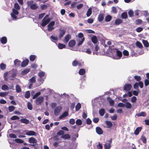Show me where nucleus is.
<instances>
[{
  "instance_id": "c03bdc74",
  "label": "nucleus",
  "mask_w": 149,
  "mask_h": 149,
  "mask_svg": "<svg viewBox=\"0 0 149 149\" xmlns=\"http://www.w3.org/2000/svg\"><path fill=\"white\" fill-rule=\"evenodd\" d=\"M30 96V93L29 91H27L25 94V97L26 98H29Z\"/></svg>"
},
{
  "instance_id": "f257e3e1",
  "label": "nucleus",
  "mask_w": 149,
  "mask_h": 149,
  "mask_svg": "<svg viewBox=\"0 0 149 149\" xmlns=\"http://www.w3.org/2000/svg\"><path fill=\"white\" fill-rule=\"evenodd\" d=\"M33 1H28L27 2V4L29 7L32 10H35L38 8V6L36 3H33Z\"/></svg>"
},
{
  "instance_id": "9b49d317",
  "label": "nucleus",
  "mask_w": 149,
  "mask_h": 149,
  "mask_svg": "<svg viewBox=\"0 0 149 149\" xmlns=\"http://www.w3.org/2000/svg\"><path fill=\"white\" fill-rule=\"evenodd\" d=\"M71 38V36L70 35L68 34L66 35L65 37L63 40L64 42L65 43H67Z\"/></svg>"
},
{
  "instance_id": "473e14b6",
  "label": "nucleus",
  "mask_w": 149,
  "mask_h": 149,
  "mask_svg": "<svg viewBox=\"0 0 149 149\" xmlns=\"http://www.w3.org/2000/svg\"><path fill=\"white\" fill-rule=\"evenodd\" d=\"M58 47L59 49H62L63 48H65V45L63 44L59 43L58 44Z\"/></svg>"
},
{
  "instance_id": "58836bf2",
  "label": "nucleus",
  "mask_w": 149,
  "mask_h": 149,
  "mask_svg": "<svg viewBox=\"0 0 149 149\" xmlns=\"http://www.w3.org/2000/svg\"><path fill=\"white\" fill-rule=\"evenodd\" d=\"M136 45L138 47L140 48H141L143 47V45L141 43L138 41H136Z\"/></svg>"
},
{
  "instance_id": "0e129e2a",
  "label": "nucleus",
  "mask_w": 149,
  "mask_h": 149,
  "mask_svg": "<svg viewBox=\"0 0 149 149\" xmlns=\"http://www.w3.org/2000/svg\"><path fill=\"white\" fill-rule=\"evenodd\" d=\"M137 100L136 97L134 96L132 97L131 98V102L133 103H135L136 101Z\"/></svg>"
},
{
  "instance_id": "4d7b16f0",
  "label": "nucleus",
  "mask_w": 149,
  "mask_h": 149,
  "mask_svg": "<svg viewBox=\"0 0 149 149\" xmlns=\"http://www.w3.org/2000/svg\"><path fill=\"white\" fill-rule=\"evenodd\" d=\"M15 109V107L13 106H10L8 107L9 111L10 112L13 111Z\"/></svg>"
},
{
  "instance_id": "79ce46f5",
  "label": "nucleus",
  "mask_w": 149,
  "mask_h": 149,
  "mask_svg": "<svg viewBox=\"0 0 149 149\" xmlns=\"http://www.w3.org/2000/svg\"><path fill=\"white\" fill-rule=\"evenodd\" d=\"M92 14V10L91 8H89L87 11L86 15L87 17L90 16Z\"/></svg>"
},
{
  "instance_id": "aec40b11",
  "label": "nucleus",
  "mask_w": 149,
  "mask_h": 149,
  "mask_svg": "<svg viewBox=\"0 0 149 149\" xmlns=\"http://www.w3.org/2000/svg\"><path fill=\"white\" fill-rule=\"evenodd\" d=\"M1 42L3 44H5L7 42V38L5 36L2 37L1 38Z\"/></svg>"
},
{
  "instance_id": "6e6552de",
  "label": "nucleus",
  "mask_w": 149,
  "mask_h": 149,
  "mask_svg": "<svg viewBox=\"0 0 149 149\" xmlns=\"http://www.w3.org/2000/svg\"><path fill=\"white\" fill-rule=\"evenodd\" d=\"M76 41L73 40H71L68 43V46L70 47H73L76 44Z\"/></svg>"
},
{
  "instance_id": "c9c22d12",
  "label": "nucleus",
  "mask_w": 149,
  "mask_h": 149,
  "mask_svg": "<svg viewBox=\"0 0 149 149\" xmlns=\"http://www.w3.org/2000/svg\"><path fill=\"white\" fill-rule=\"evenodd\" d=\"M134 79L137 81H140L141 79V77L140 76L135 75L134 77Z\"/></svg>"
},
{
  "instance_id": "a878e982",
  "label": "nucleus",
  "mask_w": 149,
  "mask_h": 149,
  "mask_svg": "<svg viewBox=\"0 0 149 149\" xmlns=\"http://www.w3.org/2000/svg\"><path fill=\"white\" fill-rule=\"evenodd\" d=\"M123 20L121 19H116L115 21V24L116 25H119L121 24L123 22Z\"/></svg>"
},
{
  "instance_id": "bf43d9fd",
  "label": "nucleus",
  "mask_w": 149,
  "mask_h": 149,
  "mask_svg": "<svg viewBox=\"0 0 149 149\" xmlns=\"http://www.w3.org/2000/svg\"><path fill=\"white\" fill-rule=\"evenodd\" d=\"M8 94L6 92H1L0 93V96L1 97H4L6 96Z\"/></svg>"
},
{
  "instance_id": "0eeeda50",
  "label": "nucleus",
  "mask_w": 149,
  "mask_h": 149,
  "mask_svg": "<svg viewBox=\"0 0 149 149\" xmlns=\"http://www.w3.org/2000/svg\"><path fill=\"white\" fill-rule=\"evenodd\" d=\"M26 134L28 136H36V132L34 131L31 130L27 131Z\"/></svg>"
},
{
  "instance_id": "338daca9",
  "label": "nucleus",
  "mask_w": 149,
  "mask_h": 149,
  "mask_svg": "<svg viewBox=\"0 0 149 149\" xmlns=\"http://www.w3.org/2000/svg\"><path fill=\"white\" fill-rule=\"evenodd\" d=\"M14 7L17 10H19L20 8V7L17 3H15L14 5Z\"/></svg>"
},
{
  "instance_id": "ea45409f",
  "label": "nucleus",
  "mask_w": 149,
  "mask_h": 149,
  "mask_svg": "<svg viewBox=\"0 0 149 149\" xmlns=\"http://www.w3.org/2000/svg\"><path fill=\"white\" fill-rule=\"evenodd\" d=\"M141 139L142 142L144 143H146L147 142V140L145 137L144 135H142L141 137Z\"/></svg>"
},
{
  "instance_id": "e2e57ef3",
  "label": "nucleus",
  "mask_w": 149,
  "mask_h": 149,
  "mask_svg": "<svg viewBox=\"0 0 149 149\" xmlns=\"http://www.w3.org/2000/svg\"><path fill=\"white\" fill-rule=\"evenodd\" d=\"M55 22L54 21H51L48 25L47 27L53 26L55 24Z\"/></svg>"
},
{
  "instance_id": "6e6d98bb",
  "label": "nucleus",
  "mask_w": 149,
  "mask_h": 149,
  "mask_svg": "<svg viewBox=\"0 0 149 149\" xmlns=\"http://www.w3.org/2000/svg\"><path fill=\"white\" fill-rule=\"evenodd\" d=\"M134 88L136 89L139 90L138 89L139 88V84L138 83L136 82L135 83L134 85L133 86Z\"/></svg>"
},
{
  "instance_id": "c756f323",
  "label": "nucleus",
  "mask_w": 149,
  "mask_h": 149,
  "mask_svg": "<svg viewBox=\"0 0 149 149\" xmlns=\"http://www.w3.org/2000/svg\"><path fill=\"white\" fill-rule=\"evenodd\" d=\"M105 110L104 109H101L99 110L100 114L101 116H103L105 113Z\"/></svg>"
},
{
  "instance_id": "4c0bfd02",
  "label": "nucleus",
  "mask_w": 149,
  "mask_h": 149,
  "mask_svg": "<svg viewBox=\"0 0 149 149\" xmlns=\"http://www.w3.org/2000/svg\"><path fill=\"white\" fill-rule=\"evenodd\" d=\"M81 105L80 103H78L75 106V110L76 111H78L81 108Z\"/></svg>"
},
{
  "instance_id": "7ed1b4c3",
  "label": "nucleus",
  "mask_w": 149,
  "mask_h": 149,
  "mask_svg": "<svg viewBox=\"0 0 149 149\" xmlns=\"http://www.w3.org/2000/svg\"><path fill=\"white\" fill-rule=\"evenodd\" d=\"M44 98L42 96H40L38 97L36 100V103L37 105L41 104L43 102Z\"/></svg>"
},
{
  "instance_id": "a211bd4d",
  "label": "nucleus",
  "mask_w": 149,
  "mask_h": 149,
  "mask_svg": "<svg viewBox=\"0 0 149 149\" xmlns=\"http://www.w3.org/2000/svg\"><path fill=\"white\" fill-rule=\"evenodd\" d=\"M107 100L109 102L110 106H113L114 105V101L113 100H112L110 97H107Z\"/></svg>"
},
{
  "instance_id": "8fccbe9b",
  "label": "nucleus",
  "mask_w": 149,
  "mask_h": 149,
  "mask_svg": "<svg viewBox=\"0 0 149 149\" xmlns=\"http://www.w3.org/2000/svg\"><path fill=\"white\" fill-rule=\"evenodd\" d=\"M36 77L35 76L32 77L30 79V82L32 83H34L36 81Z\"/></svg>"
},
{
  "instance_id": "864d4df0",
  "label": "nucleus",
  "mask_w": 149,
  "mask_h": 149,
  "mask_svg": "<svg viewBox=\"0 0 149 149\" xmlns=\"http://www.w3.org/2000/svg\"><path fill=\"white\" fill-rule=\"evenodd\" d=\"M41 94V93L40 92H38L37 93H36L33 96L32 98L33 99H36V97H37L38 96L40 95Z\"/></svg>"
},
{
  "instance_id": "dca6fc26",
  "label": "nucleus",
  "mask_w": 149,
  "mask_h": 149,
  "mask_svg": "<svg viewBox=\"0 0 149 149\" xmlns=\"http://www.w3.org/2000/svg\"><path fill=\"white\" fill-rule=\"evenodd\" d=\"M137 116L138 117L143 116V117H146V112L144 111L141 112L139 113H137L136 114V116Z\"/></svg>"
},
{
  "instance_id": "4468645a",
  "label": "nucleus",
  "mask_w": 149,
  "mask_h": 149,
  "mask_svg": "<svg viewBox=\"0 0 149 149\" xmlns=\"http://www.w3.org/2000/svg\"><path fill=\"white\" fill-rule=\"evenodd\" d=\"M92 42L94 44H96L97 42V37L95 36H93L91 38Z\"/></svg>"
},
{
  "instance_id": "a18cd8bd",
  "label": "nucleus",
  "mask_w": 149,
  "mask_h": 149,
  "mask_svg": "<svg viewBox=\"0 0 149 149\" xmlns=\"http://www.w3.org/2000/svg\"><path fill=\"white\" fill-rule=\"evenodd\" d=\"M11 120H13L19 119V117L17 116H13L10 118Z\"/></svg>"
},
{
  "instance_id": "c85d7f7f",
  "label": "nucleus",
  "mask_w": 149,
  "mask_h": 149,
  "mask_svg": "<svg viewBox=\"0 0 149 149\" xmlns=\"http://www.w3.org/2000/svg\"><path fill=\"white\" fill-rule=\"evenodd\" d=\"M142 42L145 47H149V43L147 40H143Z\"/></svg>"
},
{
  "instance_id": "de8ad7c7",
  "label": "nucleus",
  "mask_w": 149,
  "mask_h": 149,
  "mask_svg": "<svg viewBox=\"0 0 149 149\" xmlns=\"http://www.w3.org/2000/svg\"><path fill=\"white\" fill-rule=\"evenodd\" d=\"M105 149H110L111 145L110 143H106L104 145Z\"/></svg>"
},
{
  "instance_id": "9d476101",
  "label": "nucleus",
  "mask_w": 149,
  "mask_h": 149,
  "mask_svg": "<svg viewBox=\"0 0 149 149\" xmlns=\"http://www.w3.org/2000/svg\"><path fill=\"white\" fill-rule=\"evenodd\" d=\"M29 63V60L28 59H26L23 60L21 63V66L24 67L27 66Z\"/></svg>"
},
{
  "instance_id": "09e8293b",
  "label": "nucleus",
  "mask_w": 149,
  "mask_h": 149,
  "mask_svg": "<svg viewBox=\"0 0 149 149\" xmlns=\"http://www.w3.org/2000/svg\"><path fill=\"white\" fill-rule=\"evenodd\" d=\"M27 107L28 109L30 110H31L32 109V105L29 102L27 103Z\"/></svg>"
},
{
  "instance_id": "69168bd1",
  "label": "nucleus",
  "mask_w": 149,
  "mask_h": 149,
  "mask_svg": "<svg viewBox=\"0 0 149 149\" xmlns=\"http://www.w3.org/2000/svg\"><path fill=\"white\" fill-rule=\"evenodd\" d=\"M144 84L145 86H147L149 84V80L145 79L144 80Z\"/></svg>"
},
{
  "instance_id": "13d9d810",
  "label": "nucleus",
  "mask_w": 149,
  "mask_h": 149,
  "mask_svg": "<svg viewBox=\"0 0 149 149\" xmlns=\"http://www.w3.org/2000/svg\"><path fill=\"white\" fill-rule=\"evenodd\" d=\"M78 61L76 60H74L72 62V65L74 66H76L78 65Z\"/></svg>"
},
{
  "instance_id": "f8f14e48",
  "label": "nucleus",
  "mask_w": 149,
  "mask_h": 149,
  "mask_svg": "<svg viewBox=\"0 0 149 149\" xmlns=\"http://www.w3.org/2000/svg\"><path fill=\"white\" fill-rule=\"evenodd\" d=\"M104 19V15L103 14L100 13L98 15V20L99 22H102Z\"/></svg>"
},
{
  "instance_id": "b1692460",
  "label": "nucleus",
  "mask_w": 149,
  "mask_h": 149,
  "mask_svg": "<svg viewBox=\"0 0 149 149\" xmlns=\"http://www.w3.org/2000/svg\"><path fill=\"white\" fill-rule=\"evenodd\" d=\"M106 124L107 126V128H110L113 126V124L110 121H106Z\"/></svg>"
},
{
  "instance_id": "5701e85b",
  "label": "nucleus",
  "mask_w": 149,
  "mask_h": 149,
  "mask_svg": "<svg viewBox=\"0 0 149 149\" xmlns=\"http://www.w3.org/2000/svg\"><path fill=\"white\" fill-rule=\"evenodd\" d=\"M112 19V16L110 15H108L105 17V20L106 22H109Z\"/></svg>"
},
{
  "instance_id": "423d86ee",
  "label": "nucleus",
  "mask_w": 149,
  "mask_h": 149,
  "mask_svg": "<svg viewBox=\"0 0 149 149\" xmlns=\"http://www.w3.org/2000/svg\"><path fill=\"white\" fill-rule=\"evenodd\" d=\"M62 108L61 107H56L54 110V113L56 116L58 115L60 113Z\"/></svg>"
},
{
  "instance_id": "680f3d73",
  "label": "nucleus",
  "mask_w": 149,
  "mask_h": 149,
  "mask_svg": "<svg viewBox=\"0 0 149 149\" xmlns=\"http://www.w3.org/2000/svg\"><path fill=\"white\" fill-rule=\"evenodd\" d=\"M69 122L70 124L73 125L75 123V120L73 118L71 119L70 120Z\"/></svg>"
},
{
  "instance_id": "f3484780",
  "label": "nucleus",
  "mask_w": 149,
  "mask_h": 149,
  "mask_svg": "<svg viewBox=\"0 0 149 149\" xmlns=\"http://www.w3.org/2000/svg\"><path fill=\"white\" fill-rule=\"evenodd\" d=\"M66 32V31L65 30L61 29L60 30V34L59 36V37L61 38L62 37L63 35L65 34Z\"/></svg>"
},
{
  "instance_id": "39448f33",
  "label": "nucleus",
  "mask_w": 149,
  "mask_h": 149,
  "mask_svg": "<svg viewBox=\"0 0 149 149\" xmlns=\"http://www.w3.org/2000/svg\"><path fill=\"white\" fill-rule=\"evenodd\" d=\"M132 86L130 84H125L124 86V89L126 91H129L131 90Z\"/></svg>"
},
{
  "instance_id": "774afa93",
  "label": "nucleus",
  "mask_w": 149,
  "mask_h": 149,
  "mask_svg": "<svg viewBox=\"0 0 149 149\" xmlns=\"http://www.w3.org/2000/svg\"><path fill=\"white\" fill-rule=\"evenodd\" d=\"M123 54L125 56H128L129 55L128 52L126 50H124L123 52Z\"/></svg>"
},
{
  "instance_id": "052dcab7",
  "label": "nucleus",
  "mask_w": 149,
  "mask_h": 149,
  "mask_svg": "<svg viewBox=\"0 0 149 149\" xmlns=\"http://www.w3.org/2000/svg\"><path fill=\"white\" fill-rule=\"evenodd\" d=\"M128 14L130 17H132L133 16L134 12L133 11L130 10L128 12Z\"/></svg>"
},
{
  "instance_id": "37998d69",
  "label": "nucleus",
  "mask_w": 149,
  "mask_h": 149,
  "mask_svg": "<svg viewBox=\"0 0 149 149\" xmlns=\"http://www.w3.org/2000/svg\"><path fill=\"white\" fill-rule=\"evenodd\" d=\"M1 89L4 91L8 90L9 89L8 86L5 84L3 85L1 87Z\"/></svg>"
},
{
  "instance_id": "ddd939ff",
  "label": "nucleus",
  "mask_w": 149,
  "mask_h": 149,
  "mask_svg": "<svg viewBox=\"0 0 149 149\" xmlns=\"http://www.w3.org/2000/svg\"><path fill=\"white\" fill-rule=\"evenodd\" d=\"M142 128L141 127H137L134 132V134L136 135H138L139 132L141 131Z\"/></svg>"
},
{
  "instance_id": "e433bc0d",
  "label": "nucleus",
  "mask_w": 149,
  "mask_h": 149,
  "mask_svg": "<svg viewBox=\"0 0 149 149\" xmlns=\"http://www.w3.org/2000/svg\"><path fill=\"white\" fill-rule=\"evenodd\" d=\"M116 51V54L120 58H121L122 56V52L118 50L117 49Z\"/></svg>"
},
{
  "instance_id": "5fc2aeb1",
  "label": "nucleus",
  "mask_w": 149,
  "mask_h": 149,
  "mask_svg": "<svg viewBox=\"0 0 149 149\" xmlns=\"http://www.w3.org/2000/svg\"><path fill=\"white\" fill-rule=\"evenodd\" d=\"M76 123L78 125H81L82 124V121L80 119H77L76 121Z\"/></svg>"
},
{
  "instance_id": "6ab92c4d",
  "label": "nucleus",
  "mask_w": 149,
  "mask_h": 149,
  "mask_svg": "<svg viewBox=\"0 0 149 149\" xmlns=\"http://www.w3.org/2000/svg\"><path fill=\"white\" fill-rule=\"evenodd\" d=\"M61 137L65 140L70 139V136L68 134H64L63 135H62Z\"/></svg>"
},
{
  "instance_id": "72a5a7b5",
  "label": "nucleus",
  "mask_w": 149,
  "mask_h": 149,
  "mask_svg": "<svg viewBox=\"0 0 149 149\" xmlns=\"http://www.w3.org/2000/svg\"><path fill=\"white\" fill-rule=\"evenodd\" d=\"M125 107L127 109H130L132 107V105L130 103L128 102H127L125 103Z\"/></svg>"
},
{
  "instance_id": "f704fd0d",
  "label": "nucleus",
  "mask_w": 149,
  "mask_h": 149,
  "mask_svg": "<svg viewBox=\"0 0 149 149\" xmlns=\"http://www.w3.org/2000/svg\"><path fill=\"white\" fill-rule=\"evenodd\" d=\"M21 62V61L17 59L15 60L14 62L15 65L17 66H20Z\"/></svg>"
},
{
  "instance_id": "3c124183",
  "label": "nucleus",
  "mask_w": 149,
  "mask_h": 149,
  "mask_svg": "<svg viewBox=\"0 0 149 149\" xmlns=\"http://www.w3.org/2000/svg\"><path fill=\"white\" fill-rule=\"evenodd\" d=\"M64 134V132L63 130H59L57 134L58 136L63 135Z\"/></svg>"
},
{
  "instance_id": "f03ea898",
  "label": "nucleus",
  "mask_w": 149,
  "mask_h": 149,
  "mask_svg": "<svg viewBox=\"0 0 149 149\" xmlns=\"http://www.w3.org/2000/svg\"><path fill=\"white\" fill-rule=\"evenodd\" d=\"M48 17V15H46L43 18L42 20V23L41 25L42 26H45L46 25L50 22V19L49 18H47Z\"/></svg>"
},
{
  "instance_id": "1a4fd4ad",
  "label": "nucleus",
  "mask_w": 149,
  "mask_h": 149,
  "mask_svg": "<svg viewBox=\"0 0 149 149\" xmlns=\"http://www.w3.org/2000/svg\"><path fill=\"white\" fill-rule=\"evenodd\" d=\"M96 131L97 133L99 135H101L103 134V131L100 127H97L96 128Z\"/></svg>"
},
{
  "instance_id": "bb28decb",
  "label": "nucleus",
  "mask_w": 149,
  "mask_h": 149,
  "mask_svg": "<svg viewBox=\"0 0 149 149\" xmlns=\"http://www.w3.org/2000/svg\"><path fill=\"white\" fill-rule=\"evenodd\" d=\"M15 88L16 91L17 93H19L21 91V88L19 85H17L16 86Z\"/></svg>"
},
{
  "instance_id": "2eb2a0df",
  "label": "nucleus",
  "mask_w": 149,
  "mask_h": 149,
  "mask_svg": "<svg viewBox=\"0 0 149 149\" xmlns=\"http://www.w3.org/2000/svg\"><path fill=\"white\" fill-rule=\"evenodd\" d=\"M21 122L23 123L28 124L29 123V121L26 118H21L20 120Z\"/></svg>"
},
{
  "instance_id": "7c9ffc66",
  "label": "nucleus",
  "mask_w": 149,
  "mask_h": 149,
  "mask_svg": "<svg viewBox=\"0 0 149 149\" xmlns=\"http://www.w3.org/2000/svg\"><path fill=\"white\" fill-rule=\"evenodd\" d=\"M86 72L85 70L84 69H80L79 71V73L80 75H82Z\"/></svg>"
},
{
  "instance_id": "a19ab883",
  "label": "nucleus",
  "mask_w": 149,
  "mask_h": 149,
  "mask_svg": "<svg viewBox=\"0 0 149 149\" xmlns=\"http://www.w3.org/2000/svg\"><path fill=\"white\" fill-rule=\"evenodd\" d=\"M36 56L35 55H31L29 57L30 60L31 61H33L36 59Z\"/></svg>"
},
{
  "instance_id": "603ef678",
  "label": "nucleus",
  "mask_w": 149,
  "mask_h": 149,
  "mask_svg": "<svg viewBox=\"0 0 149 149\" xmlns=\"http://www.w3.org/2000/svg\"><path fill=\"white\" fill-rule=\"evenodd\" d=\"M143 22V21L141 19H138L136 20V24L137 25H139L141 24Z\"/></svg>"
},
{
  "instance_id": "49530a36",
  "label": "nucleus",
  "mask_w": 149,
  "mask_h": 149,
  "mask_svg": "<svg viewBox=\"0 0 149 149\" xmlns=\"http://www.w3.org/2000/svg\"><path fill=\"white\" fill-rule=\"evenodd\" d=\"M15 142L18 143H22L24 141L19 139H16L15 140Z\"/></svg>"
},
{
  "instance_id": "412c9836",
  "label": "nucleus",
  "mask_w": 149,
  "mask_h": 149,
  "mask_svg": "<svg viewBox=\"0 0 149 149\" xmlns=\"http://www.w3.org/2000/svg\"><path fill=\"white\" fill-rule=\"evenodd\" d=\"M30 71V69L29 68L23 70L21 72V74L22 75H25L27 74Z\"/></svg>"
},
{
  "instance_id": "cd10ccee",
  "label": "nucleus",
  "mask_w": 149,
  "mask_h": 149,
  "mask_svg": "<svg viewBox=\"0 0 149 149\" xmlns=\"http://www.w3.org/2000/svg\"><path fill=\"white\" fill-rule=\"evenodd\" d=\"M121 17L123 19H127V13L126 12L123 13L121 15Z\"/></svg>"
},
{
  "instance_id": "2f4dec72",
  "label": "nucleus",
  "mask_w": 149,
  "mask_h": 149,
  "mask_svg": "<svg viewBox=\"0 0 149 149\" xmlns=\"http://www.w3.org/2000/svg\"><path fill=\"white\" fill-rule=\"evenodd\" d=\"M85 40V38H83L81 39H79L78 40V45L79 46L82 44L83 43Z\"/></svg>"
},
{
  "instance_id": "4be33fe9",
  "label": "nucleus",
  "mask_w": 149,
  "mask_h": 149,
  "mask_svg": "<svg viewBox=\"0 0 149 149\" xmlns=\"http://www.w3.org/2000/svg\"><path fill=\"white\" fill-rule=\"evenodd\" d=\"M68 112L67 111H65L64 112L63 114L61 115L59 117V118L60 119H61L62 118L68 116Z\"/></svg>"
},
{
  "instance_id": "393cba45",
  "label": "nucleus",
  "mask_w": 149,
  "mask_h": 149,
  "mask_svg": "<svg viewBox=\"0 0 149 149\" xmlns=\"http://www.w3.org/2000/svg\"><path fill=\"white\" fill-rule=\"evenodd\" d=\"M45 73L43 72H39L38 74V76L40 78H39V81H40L41 80V78L42 77L44 76Z\"/></svg>"
},
{
  "instance_id": "20e7f679",
  "label": "nucleus",
  "mask_w": 149,
  "mask_h": 149,
  "mask_svg": "<svg viewBox=\"0 0 149 149\" xmlns=\"http://www.w3.org/2000/svg\"><path fill=\"white\" fill-rule=\"evenodd\" d=\"M29 142L30 143H33V144H30V145L34 146L35 145V144H36L37 141V140L35 138L31 137L29 138Z\"/></svg>"
}]
</instances>
